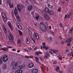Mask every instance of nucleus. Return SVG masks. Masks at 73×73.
Here are the masks:
<instances>
[{
	"mask_svg": "<svg viewBox=\"0 0 73 73\" xmlns=\"http://www.w3.org/2000/svg\"><path fill=\"white\" fill-rule=\"evenodd\" d=\"M62 3L63 4H65V1H62Z\"/></svg>",
	"mask_w": 73,
	"mask_h": 73,
	"instance_id": "052dcab7",
	"label": "nucleus"
},
{
	"mask_svg": "<svg viewBox=\"0 0 73 73\" xmlns=\"http://www.w3.org/2000/svg\"><path fill=\"white\" fill-rule=\"evenodd\" d=\"M23 73V70L20 69H18L16 70L15 73Z\"/></svg>",
	"mask_w": 73,
	"mask_h": 73,
	"instance_id": "ddd939ff",
	"label": "nucleus"
},
{
	"mask_svg": "<svg viewBox=\"0 0 73 73\" xmlns=\"http://www.w3.org/2000/svg\"><path fill=\"white\" fill-rule=\"evenodd\" d=\"M18 28H19L21 30L22 29V26L21 25H19V27H18Z\"/></svg>",
	"mask_w": 73,
	"mask_h": 73,
	"instance_id": "a18cd8bd",
	"label": "nucleus"
},
{
	"mask_svg": "<svg viewBox=\"0 0 73 73\" xmlns=\"http://www.w3.org/2000/svg\"><path fill=\"white\" fill-rule=\"evenodd\" d=\"M2 27L5 33H7V28H6V26L4 24H3L2 25Z\"/></svg>",
	"mask_w": 73,
	"mask_h": 73,
	"instance_id": "6e6552de",
	"label": "nucleus"
},
{
	"mask_svg": "<svg viewBox=\"0 0 73 73\" xmlns=\"http://www.w3.org/2000/svg\"><path fill=\"white\" fill-rule=\"evenodd\" d=\"M2 2V0H0V5H2V4H3Z\"/></svg>",
	"mask_w": 73,
	"mask_h": 73,
	"instance_id": "bf43d9fd",
	"label": "nucleus"
},
{
	"mask_svg": "<svg viewBox=\"0 0 73 73\" xmlns=\"http://www.w3.org/2000/svg\"><path fill=\"white\" fill-rule=\"evenodd\" d=\"M7 24L9 26V27L12 26V25L11 24V23L10 21H8L7 22Z\"/></svg>",
	"mask_w": 73,
	"mask_h": 73,
	"instance_id": "cd10ccee",
	"label": "nucleus"
},
{
	"mask_svg": "<svg viewBox=\"0 0 73 73\" xmlns=\"http://www.w3.org/2000/svg\"><path fill=\"white\" fill-rule=\"evenodd\" d=\"M14 14L15 16H16L17 14H18V12H17V8L15 7L14 9Z\"/></svg>",
	"mask_w": 73,
	"mask_h": 73,
	"instance_id": "4468645a",
	"label": "nucleus"
},
{
	"mask_svg": "<svg viewBox=\"0 0 73 73\" xmlns=\"http://www.w3.org/2000/svg\"><path fill=\"white\" fill-rule=\"evenodd\" d=\"M48 7L49 8H53V6H51L50 5V4H48Z\"/></svg>",
	"mask_w": 73,
	"mask_h": 73,
	"instance_id": "e433bc0d",
	"label": "nucleus"
},
{
	"mask_svg": "<svg viewBox=\"0 0 73 73\" xmlns=\"http://www.w3.org/2000/svg\"><path fill=\"white\" fill-rule=\"evenodd\" d=\"M3 19V20L5 22H6L7 21V16L4 13H1Z\"/></svg>",
	"mask_w": 73,
	"mask_h": 73,
	"instance_id": "20e7f679",
	"label": "nucleus"
},
{
	"mask_svg": "<svg viewBox=\"0 0 73 73\" xmlns=\"http://www.w3.org/2000/svg\"><path fill=\"white\" fill-rule=\"evenodd\" d=\"M9 27L10 28L11 31H13V28H12V26L10 27Z\"/></svg>",
	"mask_w": 73,
	"mask_h": 73,
	"instance_id": "4d7b16f0",
	"label": "nucleus"
},
{
	"mask_svg": "<svg viewBox=\"0 0 73 73\" xmlns=\"http://www.w3.org/2000/svg\"><path fill=\"white\" fill-rule=\"evenodd\" d=\"M18 64L19 63L17 62L13 61L11 62V65H13L12 68L13 69H15L17 67Z\"/></svg>",
	"mask_w": 73,
	"mask_h": 73,
	"instance_id": "f257e3e1",
	"label": "nucleus"
},
{
	"mask_svg": "<svg viewBox=\"0 0 73 73\" xmlns=\"http://www.w3.org/2000/svg\"><path fill=\"white\" fill-rule=\"evenodd\" d=\"M33 37L34 39H39L40 36L37 33L34 32L33 35Z\"/></svg>",
	"mask_w": 73,
	"mask_h": 73,
	"instance_id": "f03ea898",
	"label": "nucleus"
},
{
	"mask_svg": "<svg viewBox=\"0 0 73 73\" xmlns=\"http://www.w3.org/2000/svg\"><path fill=\"white\" fill-rule=\"evenodd\" d=\"M59 25L60 27V28H62V23H60L59 24Z\"/></svg>",
	"mask_w": 73,
	"mask_h": 73,
	"instance_id": "6e6d98bb",
	"label": "nucleus"
},
{
	"mask_svg": "<svg viewBox=\"0 0 73 73\" xmlns=\"http://www.w3.org/2000/svg\"><path fill=\"white\" fill-rule=\"evenodd\" d=\"M61 7H58V12H61Z\"/></svg>",
	"mask_w": 73,
	"mask_h": 73,
	"instance_id": "72a5a7b5",
	"label": "nucleus"
},
{
	"mask_svg": "<svg viewBox=\"0 0 73 73\" xmlns=\"http://www.w3.org/2000/svg\"><path fill=\"white\" fill-rule=\"evenodd\" d=\"M17 8H18L19 12H21V8L20 5L19 4H18L17 5Z\"/></svg>",
	"mask_w": 73,
	"mask_h": 73,
	"instance_id": "f8f14e48",
	"label": "nucleus"
},
{
	"mask_svg": "<svg viewBox=\"0 0 73 73\" xmlns=\"http://www.w3.org/2000/svg\"><path fill=\"white\" fill-rule=\"evenodd\" d=\"M45 69H46V70L47 72H48V71H49V69H48V67H46L45 68Z\"/></svg>",
	"mask_w": 73,
	"mask_h": 73,
	"instance_id": "603ef678",
	"label": "nucleus"
},
{
	"mask_svg": "<svg viewBox=\"0 0 73 73\" xmlns=\"http://www.w3.org/2000/svg\"><path fill=\"white\" fill-rule=\"evenodd\" d=\"M10 1H11L10 0H8L7 1V3H10Z\"/></svg>",
	"mask_w": 73,
	"mask_h": 73,
	"instance_id": "69168bd1",
	"label": "nucleus"
},
{
	"mask_svg": "<svg viewBox=\"0 0 73 73\" xmlns=\"http://www.w3.org/2000/svg\"><path fill=\"white\" fill-rule=\"evenodd\" d=\"M49 40H50V41H52V38L51 37H50L49 39Z\"/></svg>",
	"mask_w": 73,
	"mask_h": 73,
	"instance_id": "864d4df0",
	"label": "nucleus"
},
{
	"mask_svg": "<svg viewBox=\"0 0 73 73\" xmlns=\"http://www.w3.org/2000/svg\"><path fill=\"white\" fill-rule=\"evenodd\" d=\"M39 53L38 52H36V54H37V56H39Z\"/></svg>",
	"mask_w": 73,
	"mask_h": 73,
	"instance_id": "8fccbe9b",
	"label": "nucleus"
},
{
	"mask_svg": "<svg viewBox=\"0 0 73 73\" xmlns=\"http://www.w3.org/2000/svg\"><path fill=\"white\" fill-rule=\"evenodd\" d=\"M1 49L2 50H3L4 51H7L9 50L8 49L5 47H4V48H2Z\"/></svg>",
	"mask_w": 73,
	"mask_h": 73,
	"instance_id": "412c9836",
	"label": "nucleus"
},
{
	"mask_svg": "<svg viewBox=\"0 0 73 73\" xmlns=\"http://www.w3.org/2000/svg\"><path fill=\"white\" fill-rule=\"evenodd\" d=\"M19 35L20 36H21L23 35V32L20 31L18 30Z\"/></svg>",
	"mask_w": 73,
	"mask_h": 73,
	"instance_id": "7c9ffc66",
	"label": "nucleus"
},
{
	"mask_svg": "<svg viewBox=\"0 0 73 73\" xmlns=\"http://www.w3.org/2000/svg\"><path fill=\"white\" fill-rule=\"evenodd\" d=\"M35 66V64L33 62H31L28 65V67L29 68H33Z\"/></svg>",
	"mask_w": 73,
	"mask_h": 73,
	"instance_id": "423d86ee",
	"label": "nucleus"
},
{
	"mask_svg": "<svg viewBox=\"0 0 73 73\" xmlns=\"http://www.w3.org/2000/svg\"><path fill=\"white\" fill-rule=\"evenodd\" d=\"M64 44V41H62L61 42V44Z\"/></svg>",
	"mask_w": 73,
	"mask_h": 73,
	"instance_id": "e2e57ef3",
	"label": "nucleus"
},
{
	"mask_svg": "<svg viewBox=\"0 0 73 73\" xmlns=\"http://www.w3.org/2000/svg\"><path fill=\"white\" fill-rule=\"evenodd\" d=\"M3 61L4 62H6L8 61V55L6 54L4 55L3 57Z\"/></svg>",
	"mask_w": 73,
	"mask_h": 73,
	"instance_id": "39448f33",
	"label": "nucleus"
},
{
	"mask_svg": "<svg viewBox=\"0 0 73 73\" xmlns=\"http://www.w3.org/2000/svg\"><path fill=\"white\" fill-rule=\"evenodd\" d=\"M39 16H38V14H37V15H36L35 17V18L37 20H38V18H39Z\"/></svg>",
	"mask_w": 73,
	"mask_h": 73,
	"instance_id": "ea45409f",
	"label": "nucleus"
},
{
	"mask_svg": "<svg viewBox=\"0 0 73 73\" xmlns=\"http://www.w3.org/2000/svg\"><path fill=\"white\" fill-rule=\"evenodd\" d=\"M67 46H70V43H67Z\"/></svg>",
	"mask_w": 73,
	"mask_h": 73,
	"instance_id": "13d9d810",
	"label": "nucleus"
},
{
	"mask_svg": "<svg viewBox=\"0 0 73 73\" xmlns=\"http://www.w3.org/2000/svg\"><path fill=\"white\" fill-rule=\"evenodd\" d=\"M28 31L29 32V36H32V33L31 31L28 29Z\"/></svg>",
	"mask_w": 73,
	"mask_h": 73,
	"instance_id": "aec40b11",
	"label": "nucleus"
},
{
	"mask_svg": "<svg viewBox=\"0 0 73 73\" xmlns=\"http://www.w3.org/2000/svg\"><path fill=\"white\" fill-rule=\"evenodd\" d=\"M21 43V40L19 39L18 40V43L19 44H20Z\"/></svg>",
	"mask_w": 73,
	"mask_h": 73,
	"instance_id": "c9c22d12",
	"label": "nucleus"
},
{
	"mask_svg": "<svg viewBox=\"0 0 73 73\" xmlns=\"http://www.w3.org/2000/svg\"><path fill=\"white\" fill-rule=\"evenodd\" d=\"M44 59H46V58H49V57L47 56L44 55Z\"/></svg>",
	"mask_w": 73,
	"mask_h": 73,
	"instance_id": "a19ab883",
	"label": "nucleus"
},
{
	"mask_svg": "<svg viewBox=\"0 0 73 73\" xmlns=\"http://www.w3.org/2000/svg\"><path fill=\"white\" fill-rule=\"evenodd\" d=\"M12 50L14 52H16V50H15V48H13L12 49Z\"/></svg>",
	"mask_w": 73,
	"mask_h": 73,
	"instance_id": "5fc2aeb1",
	"label": "nucleus"
},
{
	"mask_svg": "<svg viewBox=\"0 0 73 73\" xmlns=\"http://www.w3.org/2000/svg\"><path fill=\"white\" fill-rule=\"evenodd\" d=\"M45 11L46 13H48L49 12V9L48 7H46L45 9Z\"/></svg>",
	"mask_w": 73,
	"mask_h": 73,
	"instance_id": "f3484780",
	"label": "nucleus"
},
{
	"mask_svg": "<svg viewBox=\"0 0 73 73\" xmlns=\"http://www.w3.org/2000/svg\"><path fill=\"white\" fill-rule=\"evenodd\" d=\"M16 25L17 27H19V26H20V24L16 22Z\"/></svg>",
	"mask_w": 73,
	"mask_h": 73,
	"instance_id": "49530a36",
	"label": "nucleus"
},
{
	"mask_svg": "<svg viewBox=\"0 0 73 73\" xmlns=\"http://www.w3.org/2000/svg\"><path fill=\"white\" fill-rule=\"evenodd\" d=\"M71 15H72L71 13H70L68 15V19H69V18H70V17Z\"/></svg>",
	"mask_w": 73,
	"mask_h": 73,
	"instance_id": "58836bf2",
	"label": "nucleus"
},
{
	"mask_svg": "<svg viewBox=\"0 0 73 73\" xmlns=\"http://www.w3.org/2000/svg\"><path fill=\"white\" fill-rule=\"evenodd\" d=\"M73 30V28H72L71 29H70V30L69 31V34H70V35H71L72 34V31Z\"/></svg>",
	"mask_w": 73,
	"mask_h": 73,
	"instance_id": "b1692460",
	"label": "nucleus"
},
{
	"mask_svg": "<svg viewBox=\"0 0 73 73\" xmlns=\"http://www.w3.org/2000/svg\"><path fill=\"white\" fill-rule=\"evenodd\" d=\"M57 62L56 61V60H54L53 62V64H56L57 63Z\"/></svg>",
	"mask_w": 73,
	"mask_h": 73,
	"instance_id": "3c124183",
	"label": "nucleus"
},
{
	"mask_svg": "<svg viewBox=\"0 0 73 73\" xmlns=\"http://www.w3.org/2000/svg\"><path fill=\"white\" fill-rule=\"evenodd\" d=\"M25 57L27 58H29V56H25Z\"/></svg>",
	"mask_w": 73,
	"mask_h": 73,
	"instance_id": "0e129e2a",
	"label": "nucleus"
},
{
	"mask_svg": "<svg viewBox=\"0 0 73 73\" xmlns=\"http://www.w3.org/2000/svg\"><path fill=\"white\" fill-rule=\"evenodd\" d=\"M35 58L37 63L39 64H41V63L40 62H39V58L38 57H35Z\"/></svg>",
	"mask_w": 73,
	"mask_h": 73,
	"instance_id": "9b49d317",
	"label": "nucleus"
},
{
	"mask_svg": "<svg viewBox=\"0 0 73 73\" xmlns=\"http://www.w3.org/2000/svg\"><path fill=\"white\" fill-rule=\"evenodd\" d=\"M27 44H29L30 42V38L29 37H27L26 40Z\"/></svg>",
	"mask_w": 73,
	"mask_h": 73,
	"instance_id": "dca6fc26",
	"label": "nucleus"
},
{
	"mask_svg": "<svg viewBox=\"0 0 73 73\" xmlns=\"http://www.w3.org/2000/svg\"><path fill=\"white\" fill-rule=\"evenodd\" d=\"M43 47L44 49L45 50H47V49H49V47H46V46H43Z\"/></svg>",
	"mask_w": 73,
	"mask_h": 73,
	"instance_id": "5701e85b",
	"label": "nucleus"
},
{
	"mask_svg": "<svg viewBox=\"0 0 73 73\" xmlns=\"http://www.w3.org/2000/svg\"><path fill=\"white\" fill-rule=\"evenodd\" d=\"M7 65L6 64H4L2 66V68L3 69H7Z\"/></svg>",
	"mask_w": 73,
	"mask_h": 73,
	"instance_id": "4be33fe9",
	"label": "nucleus"
},
{
	"mask_svg": "<svg viewBox=\"0 0 73 73\" xmlns=\"http://www.w3.org/2000/svg\"><path fill=\"white\" fill-rule=\"evenodd\" d=\"M56 70L57 71V72H58L59 71H60V67L59 66H58L57 67L56 69Z\"/></svg>",
	"mask_w": 73,
	"mask_h": 73,
	"instance_id": "393cba45",
	"label": "nucleus"
},
{
	"mask_svg": "<svg viewBox=\"0 0 73 73\" xmlns=\"http://www.w3.org/2000/svg\"><path fill=\"white\" fill-rule=\"evenodd\" d=\"M34 50H37V47H35L34 49Z\"/></svg>",
	"mask_w": 73,
	"mask_h": 73,
	"instance_id": "774afa93",
	"label": "nucleus"
},
{
	"mask_svg": "<svg viewBox=\"0 0 73 73\" xmlns=\"http://www.w3.org/2000/svg\"><path fill=\"white\" fill-rule=\"evenodd\" d=\"M33 58V56H29V58Z\"/></svg>",
	"mask_w": 73,
	"mask_h": 73,
	"instance_id": "09e8293b",
	"label": "nucleus"
},
{
	"mask_svg": "<svg viewBox=\"0 0 73 73\" xmlns=\"http://www.w3.org/2000/svg\"><path fill=\"white\" fill-rule=\"evenodd\" d=\"M49 13L50 15H53V11H49Z\"/></svg>",
	"mask_w": 73,
	"mask_h": 73,
	"instance_id": "f704fd0d",
	"label": "nucleus"
},
{
	"mask_svg": "<svg viewBox=\"0 0 73 73\" xmlns=\"http://www.w3.org/2000/svg\"><path fill=\"white\" fill-rule=\"evenodd\" d=\"M10 41L11 42H12L13 40V36L12 34H10L9 36Z\"/></svg>",
	"mask_w": 73,
	"mask_h": 73,
	"instance_id": "1a4fd4ad",
	"label": "nucleus"
},
{
	"mask_svg": "<svg viewBox=\"0 0 73 73\" xmlns=\"http://www.w3.org/2000/svg\"><path fill=\"white\" fill-rule=\"evenodd\" d=\"M13 21L15 23L16 21V19H15V16L14 15L13 16Z\"/></svg>",
	"mask_w": 73,
	"mask_h": 73,
	"instance_id": "c85d7f7f",
	"label": "nucleus"
},
{
	"mask_svg": "<svg viewBox=\"0 0 73 73\" xmlns=\"http://www.w3.org/2000/svg\"><path fill=\"white\" fill-rule=\"evenodd\" d=\"M73 40V37H71L68 38L66 39L65 41L66 43H68V42H71Z\"/></svg>",
	"mask_w": 73,
	"mask_h": 73,
	"instance_id": "0eeeda50",
	"label": "nucleus"
},
{
	"mask_svg": "<svg viewBox=\"0 0 73 73\" xmlns=\"http://www.w3.org/2000/svg\"><path fill=\"white\" fill-rule=\"evenodd\" d=\"M32 6H29L28 8V10H29V11H31V10H32Z\"/></svg>",
	"mask_w": 73,
	"mask_h": 73,
	"instance_id": "bb28decb",
	"label": "nucleus"
},
{
	"mask_svg": "<svg viewBox=\"0 0 73 73\" xmlns=\"http://www.w3.org/2000/svg\"><path fill=\"white\" fill-rule=\"evenodd\" d=\"M57 57L60 60H62V56L61 55H59Z\"/></svg>",
	"mask_w": 73,
	"mask_h": 73,
	"instance_id": "a211bd4d",
	"label": "nucleus"
},
{
	"mask_svg": "<svg viewBox=\"0 0 73 73\" xmlns=\"http://www.w3.org/2000/svg\"><path fill=\"white\" fill-rule=\"evenodd\" d=\"M17 17L18 19V21L20 22V17H19V15H17Z\"/></svg>",
	"mask_w": 73,
	"mask_h": 73,
	"instance_id": "2f4dec72",
	"label": "nucleus"
},
{
	"mask_svg": "<svg viewBox=\"0 0 73 73\" xmlns=\"http://www.w3.org/2000/svg\"><path fill=\"white\" fill-rule=\"evenodd\" d=\"M44 18L46 20H50V17L48 15L45 14L44 15Z\"/></svg>",
	"mask_w": 73,
	"mask_h": 73,
	"instance_id": "9d476101",
	"label": "nucleus"
},
{
	"mask_svg": "<svg viewBox=\"0 0 73 73\" xmlns=\"http://www.w3.org/2000/svg\"><path fill=\"white\" fill-rule=\"evenodd\" d=\"M40 28L42 31H45L46 28V27L44 25L41 24H40Z\"/></svg>",
	"mask_w": 73,
	"mask_h": 73,
	"instance_id": "7ed1b4c3",
	"label": "nucleus"
},
{
	"mask_svg": "<svg viewBox=\"0 0 73 73\" xmlns=\"http://www.w3.org/2000/svg\"><path fill=\"white\" fill-rule=\"evenodd\" d=\"M46 55L49 58L50 56V54H49V53H47L46 54Z\"/></svg>",
	"mask_w": 73,
	"mask_h": 73,
	"instance_id": "79ce46f5",
	"label": "nucleus"
},
{
	"mask_svg": "<svg viewBox=\"0 0 73 73\" xmlns=\"http://www.w3.org/2000/svg\"><path fill=\"white\" fill-rule=\"evenodd\" d=\"M13 5H14L13 3H10L9 4V6L11 8H13Z\"/></svg>",
	"mask_w": 73,
	"mask_h": 73,
	"instance_id": "a878e982",
	"label": "nucleus"
},
{
	"mask_svg": "<svg viewBox=\"0 0 73 73\" xmlns=\"http://www.w3.org/2000/svg\"><path fill=\"white\" fill-rule=\"evenodd\" d=\"M53 52H54V53H57V52H58V50H53Z\"/></svg>",
	"mask_w": 73,
	"mask_h": 73,
	"instance_id": "c756f323",
	"label": "nucleus"
},
{
	"mask_svg": "<svg viewBox=\"0 0 73 73\" xmlns=\"http://www.w3.org/2000/svg\"><path fill=\"white\" fill-rule=\"evenodd\" d=\"M40 68L41 70L42 71V72H44V68H42V67L41 66H40Z\"/></svg>",
	"mask_w": 73,
	"mask_h": 73,
	"instance_id": "4c0bfd02",
	"label": "nucleus"
},
{
	"mask_svg": "<svg viewBox=\"0 0 73 73\" xmlns=\"http://www.w3.org/2000/svg\"><path fill=\"white\" fill-rule=\"evenodd\" d=\"M3 62V60L1 58H0V64H1Z\"/></svg>",
	"mask_w": 73,
	"mask_h": 73,
	"instance_id": "c03bdc74",
	"label": "nucleus"
},
{
	"mask_svg": "<svg viewBox=\"0 0 73 73\" xmlns=\"http://www.w3.org/2000/svg\"><path fill=\"white\" fill-rule=\"evenodd\" d=\"M58 72L60 73H62V71L60 70Z\"/></svg>",
	"mask_w": 73,
	"mask_h": 73,
	"instance_id": "680f3d73",
	"label": "nucleus"
},
{
	"mask_svg": "<svg viewBox=\"0 0 73 73\" xmlns=\"http://www.w3.org/2000/svg\"><path fill=\"white\" fill-rule=\"evenodd\" d=\"M71 56H72V52L69 53L68 55V56L69 57Z\"/></svg>",
	"mask_w": 73,
	"mask_h": 73,
	"instance_id": "37998d69",
	"label": "nucleus"
},
{
	"mask_svg": "<svg viewBox=\"0 0 73 73\" xmlns=\"http://www.w3.org/2000/svg\"><path fill=\"white\" fill-rule=\"evenodd\" d=\"M24 50L25 51V52H29V50H27V49H24Z\"/></svg>",
	"mask_w": 73,
	"mask_h": 73,
	"instance_id": "338daca9",
	"label": "nucleus"
},
{
	"mask_svg": "<svg viewBox=\"0 0 73 73\" xmlns=\"http://www.w3.org/2000/svg\"><path fill=\"white\" fill-rule=\"evenodd\" d=\"M28 50H31V51H32V50H33V49L30 47L28 48Z\"/></svg>",
	"mask_w": 73,
	"mask_h": 73,
	"instance_id": "de8ad7c7",
	"label": "nucleus"
},
{
	"mask_svg": "<svg viewBox=\"0 0 73 73\" xmlns=\"http://www.w3.org/2000/svg\"><path fill=\"white\" fill-rule=\"evenodd\" d=\"M18 69H22V68H23V66L21 65H19L18 66Z\"/></svg>",
	"mask_w": 73,
	"mask_h": 73,
	"instance_id": "473e14b6",
	"label": "nucleus"
},
{
	"mask_svg": "<svg viewBox=\"0 0 73 73\" xmlns=\"http://www.w3.org/2000/svg\"><path fill=\"white\" fill-rule=\"evenodd\" d=\"M28 31L29 32V36H32V33L31 31L28 29Z\"/></svg>",
	"mask_w": 73,
	"mask_h": 73,
	"instance_id": "6ab92c4d",
	"label": "nucleus"
},
{
	"mask_svg": "<svg viewBox=\"0 0 73 73\" xmlns=\"http://www.w3.org/2000/svg\"><path fill=\"white\" fill-rule=\"evenodd\" d=\"M32 73H38V70L37 69H35L32 71Z\"/></svg>",
	"mask_w": 73,
	"mask_h": 73,
	"instance_id": "2eb2a0df",
	"label": "nucleus"
}]
</instances>
